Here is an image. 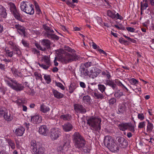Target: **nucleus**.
Segmentation results:
<instances>
[{
  "instance_id": "f257e3e1",
  "label": "nucleus",
  "mask_w": 154,
  "mask_h": 154,
  "mask_svg": "<svg viewBox=\"0 0 154 154\" xmlns=\"http://www.w3.org/2000/svg\"><path fill=\"white\" fill-rule=\"evenodd\" d=\"M101 121L99 118L91 116L87 119V124L91 130L99 131L101 129Z\"/></svg>"
},
{
  "instance_id": "f03ea898",
  "label": "nucleus",
  "mask_w": 154,
  "mask_h": 154,
  "mask_svg": "<svg viewBox=\"0 0 154 154\" xmlns=\"http://www.w3.org/2000/svg\"><path fill=\"white\" fill-rule=\"evenodd\" d=\"M73 141L75 147L78 149H83L86 142L84 137L78 132H75L73 135Z\"/></svg>"
},
{
  "instance_id": "7ed1b4c3",
  "label": "nucleus",
  "mask_w": 154,
  "mask_h": 154,
  "mask_svg": "<svg viewBox=\"0 0 154 154\" xmlns=\"http://www.w3.org/2000/svg\"><path fill=\"white\" fill-rule=\"evenodd\" d=\"M5 81L9 87L16 91H21L24 89V86L14 79L8 78V79H5Z\"/></svg>"
},
{
  "instance_id": "20e7f679",
  "label": "nucleus",
  "mask_w": 154,
  "mask_h": 154,
  "mask_svg": "<svg viewBox=\"0 0 154 154\" xmlns=\"http://www.w3.org/2000/svg\"><path fill=\"white\" fill-rule=\"evenodd\" d=\"M33 7V5L30 4L27 2H22L20 3L21 10L25 13L30 15H32L34 13Z\"/></svg>"
},
{
  "instance_id": "39448f33",
  "label": "nucleus",
  "mask_w": 154,
  "mask_h": 154,
  "mask_svg": "<svg viewBox=\"0 0 154 154\" xmlns=\"http://www.w3.org/2000/svg\"><path fill=\"white\" fill-rule=\"evenodd\" d=\"M69 52V53H66L65 55L64 56L63 59L65 63H67L69 62H71L73 60H77L79 57L75 53L73 52L74 51L70 48H68L67 49Z\"/></svg>"
},
{
  "instance_id": "423d86ee",
  "label": "nucleus",
  "mask_w": 154,
  "mask_h": 154,
  "mask_svg": "<svg viewBox=\"0 0 154 154\" xmlns=\"http://www.w3.org/2000/svg\"><path fill=\"white\" fill-rule=\"evenodd\" d=\"M43 28L46 31L45 34L48 38L56 40L59 39V37L57 35L53 34L54 31L47 25H44Z\"/></svg>"
},
{
  "instance_id": "0eeeda50",
  "label": "nucleus",
  "mask_w": 154,
  "mask_h": 154,
  "mask_svg": "<svg viewBox=\"0 0 154 154\" xmlns=\"http://www.w3.org/2000/svg\"><path fill=\"white\" fill-rule=\"evenodd\" d=\"M10 9L11 14L16 19L20 21H23L21 15L19 13V11L17 10L14 4L12 3L11 4Z\"/></svg>"
},
{
  "instance_id": "6e6552de",
  "label": "nucleus",
  "mask_w": 154,
  "mask_h": 154,
  "mask_svg": "<svg viewBox=\"0 0 154 154\" xmlns=\"http://www.w3.org/2000/svg\"><path fill=\"white\" fill-rule=\"evenodd\" d=\"M42 60L44 63L39 64V66L44 69H47L51 65L49 57L48 56H44Z\"/></svg>"
},
{
  "instance_id": "1a4fd4ad",
  "label": "nucleus",
  "mask_w": 154,
  "mask_h": 154,
  "mask_svg": "<svg viewBox=\"0 0 154 154\" xmlns=\"http://www.w3.org/2000/svg\"><path fill=\"white\" fill-rule=\"evenodd\" d=\"M61 134L60 130L59 128H52L51 131L50 137L52 140H56L60 136Z\"/></svg>"
},
{
  "instance_id": "9d476101",
  "label": "nucleus",
  "mask_w": 154,
  "mask_h": 154,
  "mask_svg": "<svg viewBox=\"0 0 154 154\" xmlns=\"http://www.w3.org/2000/svg\"><path fill=\"white\" fill-rule=\"evenodd\" d=\"M101 70L96 67H92L89 72L88 77L94 79L101 72Z\"/></svg>"
},
{
  "instance_id": "9b49d317",
  "label": "nucleus",
  "mask_w": 154,
  "mask_h": 154,
  "mask_svg": "<svg viewBox=\"0 0 154 154\" xmlns=\"http://www.w3.org/2000/svg\"><path fill=\"white\" fill-rule=\"evenodd\" d=\"M118 142L119 143V145L122 148H126L128 145V143L126 140L123 137H119L116 138Z\"/></svg>"
},
{
  "instance_id": "f8f14e48",
  "label": "nucleus",
  "mask_w": 154,
  "mask_h": 154,
  "mask_svg": "<svg viewBox=\"0 0 154 154\" xmlns=\"http://www.w3.org/2000/svg\"><path fill=\"white\" fill-rule=\"evenodd\" d=\"M114 142V140L111 137L107 136L105 137L104 139V143L105 146L108 148Z\"/></svg>"
},
{
  "instance_id": "ddd939ff",
  "label": "nucleus",
  "mask_w": 154,
  "mask_h": 154,
  "mask_svg": "<svg viewBox=\"0 0 154 154\" xmlns=\"http://www.w3.org/2000/svg\"><path fill=\"white\" fill-rule=\"evenodd\" d=\"M81 76L84 78H87L88 77L89 71L88 70L85 68L84 66H82L80 69Z\"/></svg>"
},
{
  "instance_id": "4468645a",
  "label": "nucleus",
  "mask_w": 154,
  "mask_h": 154,
  "mask_svg": "<svg viewBox=\"0 0 154 154\" xmlns=\"http://www.w3.org/2000/svg\"><path fill=\"white\" fill-rule=\"evenodd\" d=\"M31 121L34 123H39L42 122V117L39 115H35L31 117Z\"/></svg>"
},
{
  "instance_id": "2eb2a0df",
  "label": "nucleus",
  "mask_w": 154,
  "mask_h": 154,
  "mask_svg": "<svg viewBox=\"0 0 154 154\" xmlns=\"http://www.w3.org/2000/svg\"><path fill=\"white\" fill-rule=\"evenodd\" d=\"M25 131V128L22 126L17 128L15 131V134L17 136H22Z\"/></svg>"
},
{
  "instance_id": "dca6fc26",
  "label": "nucleus",
  "mask_w": 154,
  "mask_h": 154,
  "mask_svg": "<svg viewBox=\"0 0 154 154\" xmlns=\"http://www.w3.org/2000/svg\"><path fill=\"white\" fill-rule=\"evenodd\" d=\"M9 44L11 46V49L14 51H16V54L18 55H20L21 54V52L20 49L15 44L12 42H10Z\"/></svg>"
},
{
  "instance_id": "f3484780",
  "label": "nucleus",
  "mask_w": 154,
  "mask_h": 154,
  "mask_svg": "<svg viewBox=\"0 0 154 154\" xmlns=\"http://www.w3.org/2000/svg\"><path fill=\"white\" fill-rule=\"evenodd\" d=\"M75 110L82 113H84L86 112L85 109L82 105L76 104L74 106Z\"/></svg>"
},
{
  "instance_id": "a211bd4d",
  "label": "nucleus",
  "mask_w": 154,
  "mask_h": 154,
  "mask_svg": "<svg viewBox=\"0 0 154 154\" xmlns=\"http://www.w3.org/2000/svg\"><path fill=\"white\" fill-rule=\"evenodd\" d=\"M63 130L65 132H69L72 129V125L69 123L65 124L62 126Z\"/></svg>"
},
{
  "instance_id": "6ab92c4d",
  "label": "nucleus",
  "mask_w": 154,
  "mask_h": 154,
  "mask_svg": "<svg viewBox=\"0 0 154 154\" xmlns=\"http://www.w3.org/2000/svg\"><path fill=\"white\" fill-rule=\"evenodd\" d=\"M38 132L41 134L46 136L48 132V129L45 125H42L39 128Z\"/></svg>"
},
{
  "instance_id": "aec40b11",
  "label": "nucleus",
  "mask_w": 154,
  "mask_h": 154,
  "mask_svg": "<svg viewBox=\"0 0 154 154\" xmlns=\"http://www.w3.org/2000/svg\"><path fill=\"white\" fill-rule=\"evenodd\" d=\"M112 152H117V151L119 149V147L116 144L115 142H113L111 146L108 148Z\"/></svg>"
},
{
  "instance_id": "412c9836",
  "label": "nucleus",
  "mask_w": 154,
  "mask_h": 154,
  "mask_svg": "<svg viewBox=\"0 0 154 154\" xmlns=\"http://www.w3.org/2000/svg\"><path fill=\"white\" fill-rule=\"evenodd\" d=\"M66 136L67 138H66L65 137L64 139V144L62 145L64 148H66L69 146V145L71 141V139L69 138L70 137V135L69 134H66Z\"/></svg>"
},
{
  "instance_id": "4be33fe9",
  "label": "nucleus",
  "mask_w": 154,
  "mask_h": 154,
  "mask_svg": "<svg viewBox=\"0 0 154 154\" xmlns=\"http://www.w3.org/2000/svg\"><path fill=\"white\" fill-rule=\"evenodd\" d=\"M15 26L20 33H21V34H23L24 37L26 36L25 29L24 27L19 24H16Z\"/></svg>"
},
{
  "instance_id": "5701e85b",
  "label": "nucleus",
  "mask_w": 154,
  "mask_h": 154,
  "mask_svg": "<svg viewBox=\"0 0 154 154\" xmlns=\"http://www.w3.org/2000/svg\"><path fill=\"white\" fill-rule=\"evenodd\" d=\"M0 16L1 17L5 18L7 17V13L6 9L0 5Z\"/></svg>"
},
{
  "instance_id": "b1692460",
  "label": "nucleus",
  "mask_w": 154,
  "mask_h": 154,
  "mask_svg": "<svg viewBox=\"0 0 154 154\" xmlns=\"http://www.w3.org/2000/svg\"><path fill=\"white\" fill-rule=\"evenodd\" d=\"M52 92L54 97L57 99H60L63 97V94L53 89Z\"/></svg>"
},
{
  "instance_id": "393cba45",
  "label": "nucleus",
  "mask_w": 154,
  "mask_h": 154,
  "mask_svg": "<svg viewBox=\"0 0 154 154\" xmlns=\"http://www.w3.org/2000/svg\"><path fill=\"white\" fill-rule=\"evenodd\" d=\"M93 94L94 95L97 99H102L104 97L102 93H100L97 91H94Z\"/></svg>"
},
{
  "instance_id": "a878e982",
  "label": "nucleus",
  "mask_w": 154,
  "mask_h": 154,
  "mask_svg": "<svg viewBox=\"0 0 154 154\" xmlns=\"http://www.w3.org/2000/svg\"><path fill=\"white\" fill-rule=\"evenodd\" d=\"M128 123H122L119 125L118 127L120 130L124 131L128 129Z\"/></svg>"
},
{
  "instance_id": "bb28decb",
  "label": "nucleus",
  "mask_w": 154,
  "mask_h": 154,
  "mask_svg": "<svg viewBox=\"0 0 154 154\" xmlns=\"http://www.w3.org/2000/svg\"><path fill=\"white\" fill-rule=\"evenodd\" d=\"M105 84L110 86L114 90L116 88V84L114 82L109 79L106 80V81Z\"/></svg>"
},
{
  "instance_id": "cd10ccee",
  "label": "nucleus",
  "mask_w": 154,
  "mask_h": 154,
  "mask_svg": "<svg viewBox=\"0 0 154 154\" xmlns=\"http://www.w3.org/2000/svg\"><path fill=\"white\" fill-rule=\"evenodd\" d=\"M5 56L7 57H12L14 54H16V51H10V50L6 49V48L5 49Z\"/></svg>"
},
{
  "instance_id": "c85d7f7f",
  "label": "nucleus",
  "mask_w": 154,
  "mask_h": 154,
  "mask_svg": "<svg viewBox=\"0 0 154 154\" xmlns=\"http://www.w3.org/2000/svg\"><path fill=\"white\" fill-rule=\"evenodd\" d=\"M50 110L49 108L43 104L41 105L40 110L42 112L46 113Z\"/></svg>"
},
{
  "instance_id": "c756f323",
  "label": "nucleus",
  "mask_w": 154,
  "mask_h": 154,
  "mask_svg": "<svg viewBox=\"0 0 154 154\" xmlns=\"http://www.w3.org/2000/svg\"><path fill=\"white\" fill-rule=\"evenodd\" d=\"M42 44L45 46L47 48H49L50 47V42L47 39H44L41 41Z\"/></svg>"
},
{
  "instance_id": "7c9ffc66",
  "label": "nucleus",
  "mask_w": 154,
  "mask_h": 154,
  "mask_svg": "<svg viewBox=\"0 0 154 154\" xmlns=\"http://www.w3.org/2000/svg\"><path fill=\"white\" fill-rule=\"evenodd\" d=\"M37 143L35 140H32L31 142V148L33 152H35L36 150L37 146Z\"/></svg>"
},
{
  "instance_id": "2f4dec72",
  "label": "nucleus",
  "mask_w": 154,
  "mask_h": 154,
  "mask_svg": "<svg viewBox=\"0 0 154 154\" xmlns=\"http://www.w3.org/2000/svg\"><path fill=\"white\" fill-rule=\"evenodd\" d=\"M45 152V148L42 146L39 147L38 149L36 148V150L34 152V154H43Z\"/></svg>"
},
{
  "instance_id": "473e14b6",
  "label": "nucleus",
  "mask_w": 154,
  "mask_h": 154,
  "mask_svg": "<svg viewBox=\"0 0 154 154\" xmlns=\"http://www.w3.org/2000/svg\"><path fill=\"white\" fill-rule=\"evenodd\" d=\"M60 117L61 119L64 121H69L71 119V116L68 114H63L60 116Z\"/></svg>"
},
{
  "instance_id": "72a5a7b5",
  "label": "nucleus",
  "mask_w": 154,
  "mask_h": 154,
  "mask_svg": "<svg viewBox=\"0 0 154 154\" xmlns=\"http://www.w3.org/2000/svg\"><path fill=\"white\" fill-rule=\"evenodd\" d=\"M126 107L124 104L120 105L119 106V111L120 113H123L126 110Z\"/></svg>"
},
{
  "instance_id": "f704fd0d",
  "label": "nucleus",
  "mask_w": 154,
  "mask_h": 154,
  "mask_svg": "<svg viewBox=\"0 0 154 154\" xmlns=\"http://www.w3.org/2000/svg\"><path fill=\"white\" fill-rule=\"evenodd\" d=\"M116 13L115 11H112L109 10L107 11V14L108 16L113 19L115 18Z\"/></svg>"
},
{
  "instance_id": "c9c22d12",
  "label": "nucleus",
  "mask_w": 154,
  "mask_h": 154,
  "mask_svg": "<svg viewBox=\"0 0 154 154\" xmlns=\"http://www.w3.org/2000/svg\"><path fill=\"white\" fill-rule=\"evenodd\" d=\"M91 97L88 95L85 96L83 97V100L84 103H89L91 101Z\"/></svg>"
},
{
  "instance_id": "e433bc0d",
  "label": "nucleus",
  "mask_w": 154,
  "mask_h": 154,
  "mask_svg": "<svg viewBox=\"0 0 154 154\" xmlns=\"http://www.w3.org/2000/svg\"><path fill=\"white\" fill-rule=\"evenodd\" d=\"M7 142L11 148L14 149L15 148V144L14 141L11 139L7 140Z\"/></svg>"
},
{
  "instance_id": "4c0bfd02",
  "label": "nucleus",
  "mask_w": 154,
  "mask_h": 154,
  "mask_svg": "<svg viewBox=\"0 0 154 154\" xmlns=\"http://www.w3.org/2000/svg\"><path fill=\"white\" fill-rule=\"evenodd\" d=\"M4 118L7 120L9 121L12 119V117L11 116L10 114H8L7 112L5 111V113L4 114L3 116Z\"/></svg>"
},
{
  "instance_id": "58836bf2",
  "label": "nucleus",
  "mask_w": 154,
  "mask_h": 154,
  "mask_svg": "<svg viewBox=\"0 0 154 154\" xmlns=\"http://www.w3.org/2000/svg\"><path fill=\"white\" fill-rule=\"evenodd\" d=\"M34 5L35 8L36 12V14H41L42 12L41 11L39 8V6L38 3L36 2H34Z\"/></svg>"
},
{
  "instance_id": "ea45409f",
  "label": "nucleus",
  "mask_w": 154,
  "mask_h": 154,
  "mask_svg": "<svg viewBox=\"0 0 154 154\" xmlns=\"http://www.w3.org/2000/svg\"><path fill=\"white\" fill-rule=\"evenodd\" d=\"M123 95V92L121 91L120 90L117 91L114 94V96L115 97L118 98H120Z\"/></svg>"
},
{
  "instance_id": "a19ab883",
  "label": "nucleus",
  "mask_w": 154,
  "mask_h": 154,
  "mask_svg": "<svg viewBox=\"0 0 154 154\" xmlns=\"http://www.w3.org/2000/svg\"><path fill=\"white\" fill-rule=\"evenodd\" d=\"M153 128V124L152 123L147 124V131L148 133H150L152 131Z\"/></svg>"
},
{
  "instance_id": "79ce46f5",
  "label": "nucleus",
  "mask_w": 154,
  "mask_h": 154,
  "mask_svg": "<svg viewBox=\"0 0 154 154\" xmlns=\"http://www.w3.org/2000/svg\"><path fill=\"white\" fill-rule=\"evenodd\" d=\"M148 3L141 2L140 3L141 10L143 11L146 9V8L148 7Z\"/></svg>"
},
{
  "instance_id": "37998d69",
  "label": "nucleus",
  "mask_w": 154,
  "mask_h": 154,
  "mask_svg": "<svg viewBox=\"0 0 154 154\" xmlns=\"http://www.w3.org/2000/svg\"><path fill=\"white\" fill-rule=\"evenodd\" d=\"M44 78L46 82L48 84H49L51 82V80L50 78V76L49 75H46V74H44Z\"/></svg>"
},
{
  "instance_id": "c03bdc74",
  "label": "nucleus",
  "mask_w": 154,
  "mask_h": 154,
  "mask_svg": "<svg viewBox=\"0 0 154 154\" xmlns=\"http://www.w3.org/2000/svg\"><path fill=\"white\" fill-rule=\"evenodd\" d=\"M128 129L131 131L134 132L135 131L134 125L131 123H128Z\"/></svg>"
},
{
  "instance_id": "a18cd8bd",
  "label": "nucleus",
  "mask_w": 154,
  "mask_h": 154,
  "mask_svg": "<svg viewBox=\"0 0 154 154\" xmlns=\"http://www.w3.org/2000/svg\"><path fill=\"white\" fill-rule=\"evenodd\" d=\"M137 118L138 119L142 121L145 119V116L143 113H138L137 115Z\"/></svg>"
},
{
  "instance_id": "49530a36",
  "label": "nucleus",
  "mask_w": 154,
  "mask_h": 154,
  "mask_svg": "<svg viewBox=\"0 0 154 154\" xmlns=\"http://www.w3.org/2000/svg\"><path fill=\"white\" fill-rule=\"evenodd\" d=\"M98 88L99 90L102 93L104 91L106 88L104 85H98Z\"/></svg>"
},
{
  "instance_id": "de8ad7c7",
  "label": "nucleus",
  "mask_w": 154,
  "mask_h": 154,
  "mask_svg": "<svg viewBox=\"0 0 154 154\" xmlns=\"http://www.w3.org/2000/svg\"><path fill=\"white\" fill-rule=\"evenodd\" d=\"M11 70L12 73L15 76L18 75V74L19 73L18 71L14 67L12 68Z\"/></svg>"
},
{
  "instance_id": "09e8293b",
  "label": "nucleus",
  "mask_w": 154,
  "mask_h": 154,
  "mask_svg": "<svg viewBox=\"0 0 154 154\" xmlns=\"http://www.w3.org/2000/svg\"><path fill=\"white\" fill-rule=\"evenodd\" d=\"M129 81L131 84L135 85L138 83V81L134 78H132L130 79Z\"/></svg>"
},
{
  "instance_id": "8fccbe9b",
  "label": "nucleus",
  "mask_w": 154,
  "mask_h": 154,
  "mask_svg": "<svg viewBox=\"0 0 154 154\" xmlns=\"http://www.w3.org/2000/svg\"><path fill=\"white\" fill-rule=\"evenodd\" d=\"M102 74L103 75L106 77L108 79H109L111 77L110 73L107 71L103 72Z\"/></svg>"
},
{
  "instance_id": "3c124183",
  "label": "nucleus",
  "mask_w": 154,
  "mask_h": 154,
  "mask_svg": "<svg viewBox=\"0 0 154 154\" xmlns=\"http://www.w3.org/2000/svg\"><path fill=\"white\" fill-rule=\"evenodd\" d=\"M146 125V123L145 122H142L139 123L138 125V128H143Z\"/></svg>"
},
{
  "instance_id": "603ef678",
  "label": "nucleus",
  "mask_w": 154,
  "mask_h": 154,
  "mask_svg": "<svg viewBox=\"0 0 154 154\" xmlns=\"http://www.w3.org/2000/svg\"><path fill=\"white\" fill-rule=\"evenodd\" d=\"M56 85L60 88L62 90H64V87L62 83L59 82H55Z\"/></svg>"
},
{
  "instance_id": "864d4df0",
  "label": "nucleus",
  "mask_w": 154,
  "mask_h": 154,
  "mask_svg": "<svg viewBox=\"0 0 154 154\" xmlns=\"http://www.w3.org/2000/svg\"><path fill=\"white\" fill-rule=\"evenodd\" d=\"M21 42L25 47L27 48L29 47V43L27 41L25 40H22L21 41Z\"/></svg>"
},
{
  "instance_id": "5fc2aeb1",
  "label": "nucleus",
  "mask_w": 154,
  "mask_h": 154,
  "mask_svg": "<svg viewBox=\"0 0 154 154\" xmlns=\"http://www.w3.org/2000/svg\"><path fill=\"white\" fill-rule=\"evenodd\" d=\"M35 45L36 47L38 49L42 51H45L46 50V48H42L39 44L35 43Z\"/></svg>"
},
{
  "instance_id": "6e6d98bb",
  "label": "nucleus",
  "mask_w": 154,
  "mask_h": 154,
  "mask_svg": "<svg viewBox=\"0 0 154 154\" xmlns=\"http://www.w3.org/2000/svg\"><path fill=\"white\" fill-rule=\"evenodd\" d=\"M5 109L4 108L0 107V117L3 116L5 113Z\"/></svg>"
},
{
  "instance_id": "4d7b16f0",
  "label": "nucleus",
  "mask_w": 154,
  "mask_h": 154,
  "mask_svg": "<svg viewBox=\"0 0 154 154\" xmlns=\"http://www.w3.org/2000/svg\"><path fill=\"white\" fill-rule=\"evenodd\" d=\"M116 102V99L114 98H111L109 100V103L110 105L114 104Z\"/></svg>"
},
{
  "instance_id": "13d9d810",
  "label": "nucleus",
  "mask_w": 154,
  "mask_h": 154,
  "mask_svg": "<svg viewBox=\"0 0 154 154\" xmlns=\"http://www.w3.org/2000/svg\"><path fill=\"white\" fill-rule=\"evenodd\" d=\"M126 29L128 31L131 32H134L135 31V29L131 27H127Z\"/></svg>"
},
{
  "instance_id": "bf43d9fd",
  "label": "nucleus",
  "mask_w": 154,
  "mask_h": 154,
  "mask_svg": "<svg viewBox=\"0 0 154 154\" xmlns=\"http://www.w3.org/2000/svg\"><path fill=\"white\" fill-rule=\"evenodd\" d=\"M64 147H63V146L62 145H60L57 148V150L58 151H60L61 152H62L63 150L64 149Z\"/></svg>"
},
{
  "instance_id": "052dcab7",
  "label": "nucleus",
  "mask_w": 154,
  "mask_h": 154,
  "mask_svg": "<svg viewBox=\"0 0 154 154\" xmlns=\"http://www.w3.org/2000/svg\"><path fill=\"white\" fill-rule=\"evenodd\" d=\"M92 65V63L91 62H86L84 64V66L86 68H88L89 66H91Z\"/></svg>"
},
{
  "instance_id": "680f3d73",
  "label": "nucleus",
  "mask_w": 154,
  "mask_h": 154,
  "mask_svg": "<svg viewBox=\"0 0 154 154\" xmlns=\"http://www.w3.org/2000/svg\"><path fill=\"white\" fill-rule=\"evenodd\" d=\"M32 51L34 54H36L38 55L39 54V51L35 48L32 49Z\"/></svg>"
},
{
  "instance_id": "e2e57ef3",
  "label": "nucleus",
  "mask_w": 154,
  "mask_h": 154,
  "mask_svg": "<svg viewBox=\"0 0 154 154\" xmlns=\"http://www.w3.org/2000/svg\"><path fill=\"white\" fill-rule=\"evenodd\" d=\"M74 90V88L70 85L69 88V92L70 93H72Z\"/></svg>"
},
{
  "instance_id": "0e129e2a",
  "label": "nucleus",
  "mask_w": 154,
  "mask_h": 154,
  "mask_svg": "<svg viewBox=\"0 0 154 154\" xmlns=\"http://www.w3.org/2000/svg\"><path fill=\"white\" fill-rule=\"evenodd\" d=\"M116 18L117 19H119L120 20H122V17L119 15L118 13H117L116 14L115 18Z\"/></svg>"
},
{
  "instance_id": "69168bd1",
  "label": "nucleus",
  "mask_w": 154,
  "mask_h": 154,
  "mask_svg": "<svg viewBox=\"0 0 154 154\" xmlns=\"http://www.w3.org/2000/svg\"><path fill=\"white\" fill-rule=\"evenodd\" d=\"M66 4L70 7H74V5L72 3L70 2L69 1H67L66 2Z\"/></svg>"
},
{
  "instance_id": "338daca9",
  "label": "nucleus",
  "mask_w": 154,
  "mask_h": 154,
  "mask_svg": "<svg viewBox=\"0 0 154 154\" xmlns=\"http://www.w3.org/2000/svg\"><path fill=\"white\" fill-rule=\"evenodd\" d=\"M80 86L82 88H85L86 85L85 83L83 82H80Z\"/></svg>"
},
{
  "instance_id": "774afa93",
  "label": "nucleus",
  "mask_w": 154,
  "mask_h": 154,
  "mask_svg": "<svg viewBox=\"0 0 154 154\" xmlns=\"http://www.w3.org/2000/svg\"><path fill=\"white\" fill-rule=\"evenodd\" d=\"M116 84L118 85L121 86L122 85V83L120 81H119L118 80H116Z\"/></svg>"
}]
</instances>
